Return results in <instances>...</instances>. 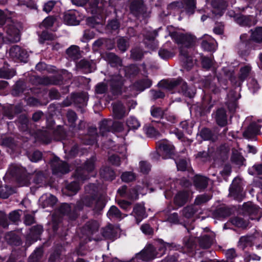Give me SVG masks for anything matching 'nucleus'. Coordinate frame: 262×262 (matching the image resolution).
Here are the masks:
<instances>
[{
	"label": "nucleus",
	"mask_w": 262,
	"mask_h": 262,
	"mask_svg": "<svg viewBox=\"0 0 262 262\" xmlns=\"http://www.w3.org/2000/svg\"><path fill=\"white\" fill-rule=\"evenodd\" d=\"M95 158L92 157L87 160L82 167L78 168L74 175L75 180L69 184L63 192L67 195H75L79 190L80 185L89 179L90 173L95 168Z\"/></svg>",
	"instance_id": "f257e3e1"
},
{
	"label": "nucleus",
	"mask_w": 262,
	"mask_h": 262,
	"mask_svg": "<svg viewBox=\"0 0 262 262\" xmlns=\"http://www.w3.org/2000/svg\"><path fill=\"white\" fill-rule=\"evenodd\" d=\"M98 188L96 185L91 184L87 185L85 187V193L77 203L76 209L81 210L85 206L92 208L95 211L102 210L105 206V201L102 196H98Z\"/></svg>",
	"instance_id": "f03ea898"
},
{
	"label": "nucleus",
	"mask_w": 262,
	"mask_h": 262,
	"mask_svg": "<svg viewBox=\"0 0 262 262\" xmlns=\"http://www.w3.org/2000/svg\"><path fill=\"white\" fill-rule=\"evenodd\" d=\"M250 32V38L246 34L241 35L240 42L237 46L239 49H242L244 46L246 47L250 46L252 41L257 43H262V27H257L254 30L251 29Z\"/></svg>",
	"instance_id": "7ed1b4c3"
},
{
	"label": "nucleus",
	"mask_w": 262,
	"mask_h": 262,
	"mask_svg": "<svg viewBox=\"0 0 262 262\" xmlns=\"http://www.w3.org/2000/svg\"><path fill=\"white\" fill-rule=\"evenodd\" d=\"M171 36L178 44L182 46V47H193L196 42V37L189 33L174 32L172 33Z\"/></svg>",
	"instance_id": "20e7f679"
},
{
	"label": "nucleus",
	"mask_w": 262,
	"mask_h": 262,
	"mask_svg": "<svg viewBox=\"0 0 262 262\" xmlns=\"http://www.w3.org/2000/svg\"><path fill=\"white\" fill-rule=\"evenodd\" d=\"M159 256L155 251V249L151 245L147 246L140 253L136 255L133 259V261L142 260L143 261H149Z\"/></svg>",
	"instance_id": "39448f33"
},
{
	"label": "nucleus",
	"mask_w": 262,
	"mask_h": 262,
	"mask_svg": "<svg viewBox=\"0 0 262 262\" xmlns=\"http://www.w3.org/2000/svg\"><path fill=\"white\" fill-rule=\"evenodd\" d=\"M243 210L251 220L258 221L262 216L261 209L251 202L245 203L243 205Z\"/></svg>",
	"instance_id": "423d86ee"
},
{
	"label": "nucleus",
	"mask_w": 262,
	"mask_h": 262,
	"mask_svg": "<svg viewBox=\"0 0 262 262\" xmlns=\"http://www.w3.org/2000/svg\"><path fill=\"white\" fill-rule=\"evenodd\" d=\"M10 55L14 60L26 62L29 55L27 52L18 46H14L10 50Z\"/></svg>",
	"instance_id": "0eeeda50"
},
{
	"label": "nucleus",
	"mask_w": 262,
	"mask_h": 262,
	"mask_svg": "<svg viewBox=\"0 0 262 262\" xmlns=\"http://www.w3.org/2000/svg\"><path fill=\"white\" fill-rule=\"evenodd\" d=\"M240 183L241 180L235 178L229 189V195L238 201H241L243 196V188Z\"/></svg>",
	"instance_id": "6e6552de"
},
{
	"label": "nucleus",
	"mask_w": 262,
	"mask_h": 262,
	"mask_svg": "<svg viewBox=\"0 0 262 262\" xmlns=\"http://www.w3.org/2000/svg\"><path fill=\"white\" fill-rule=\"evenodd\" d=\"M51 166L53 172L55 174L61 173H66L69 171L68 164L60 160L58 158H54L52 161Z\"/></svg>",
	"instance_id": "1a4fd4ad"
},
{
	"label": "nucleus",
	"mask_w": 262,
	"mask_h": 262,
	"mask_svg": "<svg viewBox=\"0 0 262 262\" xmlns=\"http://www.w3.org/2000/svg\"><path fill=\"white\" fill-rule=\"evenodd\" d=\"M159 147L163 159L171 158L174 153L175 148L174 146L167 141H162L159 145Z\"/></svg>",
	"instance_id": "9d476101"
},
{
	"label": "nucleus",
	"mask_w": 262,
	"mask_h": 262,
	"mask_svg": "<svg viewBox=\"0 0 262 262\" xmlns=\"http://www.w3.org/2000/svg\"><path fill=\"white\" fill-rule=\"evenodd\" d=\"M5 29L10 36V40L15 42L19 40V30L12 20L5 26Z\"/></svg>",
	"instance_id": "9b49d317"
},
{
	"label": "nucleus",
	"mask_w": 262,
	"mask_h": 262,
	"mask_svg": "<svg viewBox=\"0 0 262 262\" xmlns=\"http://www.w3.org/2000/svg\"><path fill=\"white\" fill-rule=\"evenodd\" d=\"M123 84V78L121 76L116 75L114 76L111 81V86L112 92L115 94L121 93Z\"/></svg>",
	"instance_id": "f8f14e48"
},
{
	"label": "nucleus",
	"mask_w": 262,
	"mask_h": 262,
	"mask_svg": "<svg viewBox=\"0 0 262 262\" xmlns=\"http://www.w3.org/2000/svg\"><path fill=\"white\" fill-rule=\"evenodd\" d=\"M201 46L204 50L212 51L215 50L217 43L211 36L208 35H204L202 37Z\"/></svg>",
	"instance_id": "ddd939ff"
},
{
	"label": "nucleus",
	"mask_w": 262,
	"mask_h": 262,
	"mask_svg": "<svg viewBox=\"0 0 262 262\" xmlns=\"http://www.w3.org/2000/svg\"><path fill=\"white\" fill-rule=\"evenodd\" d=\"M236 22L242 26H251L256 24L255 17L251 15H240L235 18Z\"/></svg>",
	"instance_id": "4468645a"
},
{
	"label": "nucleus",
	"mask_w": 262,
	"mask_h": 262,
	"mask_svg": "<svg viewBox=\"0 0 262 262\" xmlns=\"http://www.w3.org/2000/svg\"><path fill=\"white\" fill-rule=\"evenodd\" d=\"M180 80V78L163 80L161 81L160 84L165 89L169 91H174L173 92H177Z\"/></svg>",
	"instance_id": "2eb2a0df"
},
{
	"label": "nucleus",
	"mask_w": 262,
	"mask_h": 262,
	"mask_svg": "<svg viewBox=\"0 0 262 262\" xmlns=\"http://www.w3.org/2000/svg\"><path fill=\"white\" fill-rule=\"evenodd\" d=\"M260 126L256 123H252L243 133V136L247 139H252L258 134Z\"/></svg>",
	"instance_id": "dca6fc26"
},
{
	"label": "nucleus",
	"mask_w": 262,
	"mask_h": 262,
	"mask_svg": "<svg viewBox=\"0 0 262 262\" xmlns=\"http://www.w3.org/2000/svg\"><path fill=\"white\" fill-rule=\"evenodd\" d=\"M217 124L221 126H224L227 123V118L226 111L223 108L218 109L215 115Z\"/></svg>",
	"instance_id": "f3484780"
},
{
	"label": "nucleus",
	"mask_w": 262,
	"mask_h": 262,
	"mask_svg": "<svg viewBox=\"0 0 262 262\" xmlns=\"http://www.w3.org/2000/svg\"><path fill=\"white\" fill-rule=\"evenodd\" d=\"M113 114L115 118L120 119L126 115L125 107L120 102L113 104Z\"/></svg>",
	"instance_id": "a211bd4d"
},
{
	"label": "nucleus",
	"mask_w": 262,
	"mask_h": 262,
	"mask_svg": "<svg viewBox=\"0 0 262 262\" xmlns=\"http://www.w3.org/2000/svg\"><path fill=\"white\" fill-rule=\"evenodd\" d=\"M208 181V179L206 177L197 175L194 178V185L197 189L201 190L207 187Z\"/></svg>",
	"instance_id": "6ab92c4d"
},
{
	"label": "nucleus",
	"mask_w": 262,
	"mask_h": 262,
	"mask_svg": "<svg viewBox=\"0 0 262 262\" xmlns=\"http://www.w3.org/2000/svg\"><path fill=\"white\" fill-rule=\"evenodd\" d=\"M180 55L183 62L184 67L188 70H190L193 65V60L191 56L188 55L187 51L181 49Z\"/></svg>",
	"instance_id": "aec40b11"
},
{
	"label": "nucleus",
	"mask_w": 262,
	"mask_h": 262,
	"mask_svg": "<svg viewBox=\"0 0 262 262\" xmlns=\"http://www.w3.org/2000/svg\"><path fill=\"white\" fill-rule=\"evenodd\" d=\"M99 224L95 221L88 222L83 227V231L87 235H90L98 231Z\"/></svg>",
	"instance_id": "412c9836"
},
{
	"label": "nucleus",
	"mask_w": 262,
	"mask_h": 262,
	"mask_svg": "<svg viewBox=\"0 0 262 262\" xmlns=\"http://www.w3.org/2000/svg\"><path fill=\"white\" fill-rule=\"evenodd\" d=\"M189 196V192L183 191L179 192L174 198V203L179 207L184 205L187 201Z\"/></svg>",
	"instance_id": "4be33fe9"
},
{
	"label": "nucleus",
	"mask_w": 262,
	"mask_h": 262,
	"mask_svg": "<svg viewBox=\"0 0 262 262\" xmlns=\"http://www.w3.org/2000/svg\"><path fill=\"white\" fill-rule=\"evenodd\" d=\"M77 12L70 11L65 13L64 15V21L70 25H77L78 21L76 19Z\"/></svg>",
	"instance_id": "5701e85b"
},
{
	"label": "nucleus",
	"mask_w": 262,
	"mask_h": 262,
	"mask_svg": "<svg viewBox=\"0 0 262 262\" xmlns=\"http://www.w3.org/2000/svg\"><path fill=\"white\" fill-rule=\"evenodd\" d=\"M104 57L112 66H121V59L113 53H105Z\"/></svg>",
	"instance_id": "b1692460"
},
{
	"label": "nucleus",
	"mask_w": 262,
	"mask_h": 262,
	"mask_svg": "<svg viewBox=\"0 0 262 262\" xmlns=\"http://www.w3.org/2000/svg\"><path fill=\"white\" fill-rule=\"evenodd\" d=\"M143 7V2L141 0H133L130 5V10L132 13L137 16Z\"/></svg>",
	"instance_id": "393cba45"
},
{
	"label": "nucleus",
	"mask_w": 262,
	"mask_h": 262,
	"mask_svg": "<svg viewBox=\"0 0 262 262\" xmlns=\"http://www.w3.org/2000/svg\"><path fill=\"white\" fill-rule=\"evenodd\" d=\"M253 244L251 236H242L238 243V246L242 250H245L246 248L252 247Z\"/></svg>",
	"instance_id": "a878e982"
},
{
	"label": "nucleus",
	"mask_w": 262,
	"mask_h": 262,
	"mask_svg": "<svg viewBox=\"0 0 262 262\" xmlns=\"http://www.w3.org/2000/svg\"><path fill=\"white\" fill-rule=\"evenodd\" d=\"M200 246L203 249L210 247L213 243V238L208 235H204L198 238Z\"/></svg>",
	"instance_id": "bb28decb"
},
{
	"label": "nucleus",
	"mask_w": 262,
	"mask_h": 262,
	"mask_svg": "<svg viewBox=\"0 0 262 262\" xmlns=\"http://www.w3.org/2000/svg\"><path fill=\"white\" fill-rule=\"evenodd\" d=\"M101 177L107 180H113L115 177L114 171L109 167H104L100 171Z\"/></svg>",
	"instance_id": "cd10ccee"
},
{
	"label": "nucleus",
	"mask_w": 262,
	"mask_h": 262,
	"mask_svg": "<svg viewBox=\"0 0 262 262\" xmlns=\"http://www.w3.org/2000/svg\"><path fill=\"white\" fill-rule=\"evenodd\" d=\"M196 248V245L194 243L192 238H185L184 245L183 247V251L184 253H190L193 252Z\"/></svg>",
	"instance_id": "c85d7f7f"
},
{
	"label": "nucleus",
	"mask_w": 262,
	"mask_h": 262,
	"mask_svg": "<svg viewBox=\"0 0 262 262\" xmlns=\"http://www.w3.org/2000/svg\"><path fill=\"white\" fill-rule=\"evenodd\" d=\"M177 92L179 93H182L183 95L188 97H192L193 96V93H191L190 92L186 82H185L181 78H180Z\"/></svg>",
	"instance_id": "c756f323"
},
{
	"label": "nucleus",
	"mask_w": 262,
	"mask_h": 262,
	"mask_svg": "<svg viewBox=\"0 0 262 262\" xmlns=\"http://www.w3.org/2000/svg\"><path fill=\"white\" fill-rule=\"evenodd\" d=\"M67 54L73 60H76L80 57L79 48L76 46H72L67 50Z\"/></svg>",
	"instance_id": "7c9ffc66"
},
{
	"label": "nucleus",
	"mask_w": 262,
	"mask_h": 262,
	"mask_svg": "<svg viewBox=\"0 0 262 262\" xmlns=\"http://www.w3.org/2000/svg\"><path fill=\"white\" fill-rule=\"evenodd\" d=\"M231 213V209L225 206H222L216 209L214 215L216 217H226Z\"/></svg>",
	"instance_id": "2f4dec72"
},
{
	"label": "nucleus",
	"mask_w": 262,
	"mask_h": 262,
	"mask_svg": "<svg viewBox=\"0 0 262 262\" xmlns=\"http://www.w3.org/2000/svg\"><path fill=\"white\" fill-rule=\"evenodd\" d=\"M201 137L205 140L215 141L217 137L213 134L211 130L208 128H204L200 132Z\"/></svg>",
	"instance_id": "473e14b6"
},
{
	"label": "nucleus",
	"mask_w": 262,
	"mask_h": 262,
	"mask_svg": "<svg viewBox=\"0 0 262 262\" xmlns=\"http://www.w3.org/2000/svg\"><path fill=\"white\" fill-rule=\"evenodd\" d=\"M231 160L232 162L237 165H242L245 160L241 154L237 149L234 148H233L232 150Z\"/></svg>",
	"instance_id": "72a5a7b5"
},
{
	"label": "nucleus",
	"mask_w": 262,
	"mask_h": 262,
	"mask_svg": "<svg viewBox=\"0 0 262 262\" xmlns=\"http://www.w3.org/2000/svg\"><path fill=\"white\" fill-rule=\"evenodd\" d=\"M134 213L137 220H141L146 217L145 207L141 205H137L134 208Z\"/></svg>",
	"instance_id": "f704fd0d"
},
{
	"label": "nucleus",
	"mask_w": 262,
	"mask_h": 262,
	"mask_svg": "<svg viewBox=\"0 0 262 262\" xmlns=\"http://www.w3.org/2000/svg\"><path fill=\"white\" fill-rule=\"evenodd\" d=\"M151 85V81L148 79H144L135 83V86L140 91H143L144 89L149 88Z\"/></svg>",
	"instance_id": "c9c22d12"
},
{
	"label": "nucleus",
	"mask_w": 262,
	"mask_h": 262,
	"mask_svg": "<svg viewBox=\"0 0 262 262\" xmlns=\"http://www.w3.org/2000/svg\"><path fill=\"white\" fill-rule=\"evenodd\" d=\"M250 236L253 245L256 246L258 248H262V233L256 232Z\"/></svg>",
	"instance_id": "e433bc0d"
},
{
	"label": "nucleus",
	"mask_w": 262,
	"mask_h": 262,
	"mask_svg": "<svg viewBox=\"0 0 262 262\" xmlns=\"http://www.w3.org/2000/svg\"><path fill=\"white\" fill-rule=\"evenodd\" d=\"M111 121L104 120L99 123V133L102 136H104L110 132V126L111 125Z\"/></svg>",
	"instance_id": "4c0bfd02"
},
{
	"label": "nucleus",
	"mask_w": 262,
	"mask_h": 262,
	"mask_svg": "<svg viewBox=\"0 0 262 262\" xmlns=\"http://www.w3.org/2000/svg\"><path fill=\"white\" fill-rule=\"evenodd\" d=\"M230 148L227 145H221L217 150V153L220 157L222 160L224 161L228 158V155L229 152Z\"/></svg>",
	"instance_id": "58836bf2"
},
{
	"label": "nucleus",
	"mask_w": 262,
	"mask_h": 262,
	"mask_svg": "<svg viewBox=\"0 0 262 262\" xmlns=\"http://www.w3.org/2000/svg\"><path fill=\"white\" fill-rule=\"evenodd\" d=\"M107 215L111 219H122V214L120 210L115 206H112L108 210Z\"/></svg>",
	"instance_id": "ea45409f"
},
{
	"label": "nucleus",
	"mask_w": 262,
	"mask_h": 262,
	"mask_svg": "<svg viewBox=\"0 0 262 262\" xmlns=\"http://www.w3.org/2000/svg\"><path fill=\"white\" fill-rule=\"evenodd\" d=\"M251 71V67L249 64L242 67L240 69L239 78L241 80H244L249 75Z\"/></svg>",
	"instance_id": "a19ab883"
},
{
	"label": "nucleus",
	"mask_w": 262,
	"mask_h": 262,
	"mask_svg": "<svg viewBox=\"0 0 262 262\" xmlns=\"http://www.w3.org/2000/svg\"><path fill=\"white\" fill-rule=\"evenodd\" d=\"M150 113L151 115L154 118H161L163 117L164 113L162 108L156 106H152L150 108Z\"/></svg>",
	"instance_id": "79ce46f5"
},
{
	"label": "nucleus",
	"mask_w": 262,
	"mask_h": 262,
	"mask_svg": "<svg viewBox=\"0 0 262 262\" xmlns=\"http://www.w3.org/2000/svg\"><path fill=\"white\" fill-rule=\"evenodd\" d=\"M90 134H92L90 137L89 136H86V139H89L88 141H85L84 143L85 144H93L96 141V138L97 136V129L96 128H90L89 131Z\"/></svg>",
	"instance_id": "37998d69"
},
{
	"label": "nucleus",
	"mask_w": 262,
	"mask_h": 262,
	"mask_svg": "<svg viewBox=\"0 0 262 262\" xmlns=\"http://www.w3.org/2000/svg\"><path fill=\"white\" fill-rule=\"evenodd\" d=\"M15 75V71L13 69H0V77L10 79Z\"/></svg>",
	"instance_id": "c03bdc74"
},
{
	"label": "nucleus",
	"mask_w": 262,
	"mask_h": 262,
	"mask_svg": "<svg viewBox=\"0 0 262 262\" xmlns=\"http://www.w3.org/2000/svg\"><path fill=\"white\" fill-rule=\"evenodd\" d=\"M102 235L106 238L111 239L113 238L114 236V232L113 226L110 225L105 227L103 230Z\"/></svg>",
	"instance_id": "a18cd8bd"
},
{
	"label": "nucleus",
	"mask_w": 262,
	"mask_h": 262,
	"mask_svg": "<svg viewBox=\"0 0 262 262\" xmlns=\"http://www.w3.org/2000/svg\"><path fill=\"white\" fill-rule=\"evenodd\" d=\"M196 210L192 206H187L182 210V214L187 218L191 217L195 212Z\"/></svg>",
	"instance_id": "49530a36"
},
{
	"label": "nucleus",
	"mask_w": 262,
	"mask_h": 262,
	"mask_svg": "<svg viewBox=\"0 0 262 262\" xmlns=\"http://www.w3.org/2000/svg\"><path fill=\"white\" fill-rule=\"evenodd\" d=\"M211 199V196L207 194L198 195L195 199L194 204L200 205L208 202Z\"/></svg>",
	"instance_id": "de8ad7c7"
},
{
	"label": "nucleus",
	"mask_w": 262,
	"mask_h": 262,
	"mask_svg": "<svg viewBox=\"0 0 262 262\" xmlns=\"http://www.w3.org/2000/svg\"><path fill=\"white\" fill-rule=\"evenodd\" d=\"M56 38V36L52 34L47 32H42L40 35V42L43 43L46 40H53Z\"/></svg>",
	"instance_id": "09e8293b"
},
{
	"label": "nucleus",
	"mask_w": 262,
	"mask_h": 262,
	"mask_svg": "<svg viewBox=\"0 0 262 262\" xmlns=\"http://www.w3.org/2000/svg\"><path fill=\"white\" fill-rule=\"evenodd\" d=\"M117 46L120 50L124 52L128 48L129 45L126 39L121 38L118 40Z\"/></svg>",
	"instance_id": "8fccbe9b"
},
{
	"label": "nucleus",
	"mask_w": 262,
	"mask_h": 262,
	"mask_svg": "<svg viewBox=\"0 0 262 262\" xmlns=\"http://www.w3.org/2000/svg\"><path fill=\"white\" fill-rule=\"evenodd\" d=\"M126 123L130 129H137L140 126V123L138 120L133 117L129 118L127 120Z\"/></svg>",
	"instance_id": "3c124183"
},
{
	"label": "nucleus",
	"mask_w": 262,
	"mask_h": 262,
	"mask_svg": "<svg viewBox=\"0 0 262 262\" xmlns=\"http://www.w3.org/2000/svg\"><path fill=\"white\" fill-rule=\"evenodd\" d=\"M125 198L133 201L137 200L138 198V193L137 189L134 188L128 189Z\"/></svg>",
	"instance_id": "603ef678"
},
{
	"label": "nucleus",
	"mask_w": 262,
	"mask_h": 262,
	"mask_svg": "<svg viewBox=\"0 0 262 262\" xmlns=\"http://www.w3.org/2000/svg\"><path fill=\"white\" fill-rule=\"evenodd\" d=\"M231 222L233 225L240 227L243 228L246 226L245 221L242 218L238 217H235L231 220Z\"/></svg>",
	"instance_id": "864d4df0"
},
{
	"label": "nucleus",
	"mask_w": 262,
	"mask_h": 262,
	"mask_svg": "<svg viewBox=\"0 0 262 262\" xmlns=\"http://www.w3.org/2000/svg\"><path fill=\"white\" fill-rule=\"evenodd\" d=\"M54 136L56 140H61L66 138V134L64 129L59 127L57 129L54 133Z\"/></svg>",
	"instance_id": "5fc2aeb1"
},
{
	"label": "nucleus",
	"mask_w": 262,
	"mask_h": 262,
	"mask_svg": "<svg viewBox=\"0 0 262 262\" xmlns=\"http://www.w3.org/2000/svg\"><path fill=\"white\" fill-rule=\"evenodd\" d=\"M122 180L125 182H129L135 179L134 173L131 172H125L121 176Z\"/></svg>",
	"instance_id": "6e6d98bb"
},
{
	"label": "nucleus",
	"mask_w": 262,
	"mask_h": 262,
	"mask_svg": "<svg viewBox=\"0 0 262 262\" xmlns=\"http://www.w3.org/2000/svg\"><path fill=\"white\" fill-rule=\"evenodd\" d=\"M2 145L11 149H14L15 146L13 139L11 137L4 138L2 141Z\"/></svg>",
	"instance_id": "4d7b16f0"
},
{
	"label": "nucleus",
	"mask_w": 262,
	"mask_h": 262,
	"mask_svg": "<svg viewBox=\"0 0 262 262\" xmlns=\"http://www.w3.org/2000/svg\"><path fill=\"white\" fill-rule=\"evenodd\" d=\"M107 90V85L104 83H99L96 86V92L99 94L105 93Z\"/></svg>",
	"instance_id": "13d9d810"
},
{
	"label": "nucleus",
	"mask_w": 262,
	"mask_h": 262,
	"mask_svg": "<svg viewBox=\"0 0 262 262\" xmlns=\"http://www.w3.org/2000/svg\"><path fill=\"white\" fill-rule=\"evenodd\" d=\"M177 168L179 170L185 171L187 166V162L185 159H180L178 161L176 162Z\"/></svg>",
	"instance_id": "bf43d9fd"
},
{
	"label": "nucleus",
	"mask_w": 262,
	"mask_h": 262,
	"mask_svg": "<svg viewBox=\"0 0 262 262\" xmlns=\"http://www.w3.org/2000/svg\"><path fill=\"white\" fill-rule=\"evenodd\" d=\"M71 207V206L68 204H63L60 207V211L63 214L69 215Z\"/></svg>",
	"instance_id": "052dcab7"
},
{
	"label": "nucleus",
	"mask_w": 262,
	"mask_h": 262,
	"mask_svg": "<svg viewBox=\"0 0 262 262\" xmlns=\"http://www.w3.org/2000/svg\"><path fill=\"white\" fill-rule=\"evenodd\" d=\"M145 130L147 135L149 137H156L158 134L156 129L152 126L146 127Z\"/></svg>",
	"instance_id": "680f3d73"
},
{
	"label": "nucleus",
	"mask_w": 262,
	"mask_h": 262,
	"mask_svg": "<svg viewBox=\"0 0 262 262\" xmlns=\"http://www.w3.org/2000/svg\"><path fill=\"white\" fill-rule=\"evenodd\" d=\"M67 117L68 121L71 123V125H73L77 119V115L76 113L72 111H68L67 113Z\"/></svg>",
	"instance_id": "e2e57ef3"
},
{
	"label": "nucleus",
	"mask_w": 262,
	"mask_h": 262,
	"mask_svg": "<svg viewBox=\"0 0 262 262\" xmlns=\"http://www.w3.org/2000/svg\"><path fill=\"white\" fill-rule=\"evenodd\" d=\"M29 158L31 161L36 162L41 159L42 154L39 151H35Z\"/></svg>",
	"instance_id": "0e129e2a"
},
{
	"label": "nucleus",
	"mask_w": 262,
	"mask_h": 262,
	"mask_svg": "<svg viewBox=\"0 0 262 262\" xmlns=\"http://www.w3.org/2000/svg\"><path fill=\"white\" fill-rule=\"evenodd\" d=\"M141 229L142 232L145 234L150 235L153 234L154 230L148 224H145L141 227Z\"/></svg>",
	"instance_id": "69168bd1"
},
{
	"label": "nucleus",
	"mask_w": 262,
	"mask_h": 262,
	"mask_svg": "<svg viewBox=\"0 0 262 262\" xmlns=\"http://www.w3.org/2000/svg\"><path fill=\"white\" fill-rule=\"evenodd\" d=\"M141 171L143 173H147L150 170V165L147 162L142 161L140 163Z\"/></svg>",
	"instance_id": "338daca9"
},
{
	"label": "nucleus",
	"mask_w": 262,
	"mask_h": 262,
	"mask_svg": "<svg viewBox=\"0 0 262 262\" xmlns=\"http://www.w3.org/2000/svg\"><path fill=\"white\" fill-rule=\"evenodd\" d=\"M249 88L252 90L253 92H255L259 89V86L256 80L252 79L249 83Z\"/></svg>",
	"instance_id": "774afa93"
}]
</instances>
